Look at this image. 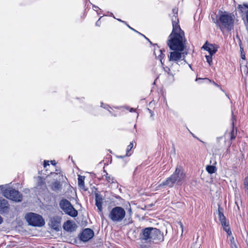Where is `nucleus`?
<instances>
[{
	"mask_svg": "<svg viewBox=\"0 0 248 248\" xmlns=\"http://www.w3.org/2000/svg\"><path fill=\"white\" fill-rule=\"evenodd\" d=\"M177 11L176 8L172 9L173 15L171 17V21L173 29L169 36L168 45L171 50L183 51L185 48V33L179 25Z\"/></svg>",
	"mask_w": 248,
	"mask_h": 248,
	"instance_id": "f257e3e1",
	"label": "nucleus"
},
{
	"mask_svg": "<svg viewBox=\"0 0 248 248\" xmlns=\"http://www.w3.org/2000/svg\"><path fill=\"white\" fill-rule=\"evenodd\" d=\"M186 181V174L183 167L177 165L174 172L166 180L162 182L158 186L157 188L160 189L163 186L172 187L175 184L181 186Z\"/></svg>",
	"mask_w": 248,
	"mask_h": 248,
	"instance_id": "f03ea898",
	"label": "nucleus"
},
{
	"mask_svg": "<svg viewBox=\"0 0 248 248\" xmlns=\"http://www.w3.org/2000/svg\"><path fill=\"white\" fill-rule=\"evenodd\" d=\"M211 18L222 31L224 30L231 31L233 28L234 16L232 14L219 11L218 17L216 20L214 19L213 15L211 16Z\"/></svg>",
	"mask_w": 248,
	"mask_h": 248,
	"instance_id": "7ed1b4c3",
	"label": "nucleus"
},
{
	"mask_svg": "<svg viewBox=\"0 0 248 248\" xmlns=\"http://www.w3.org/2000/svg\"><path fill=\"white\" fill-rule=\"evenodd\" d=\"M160 234L159 230L155 228L149 227L143 230L141 238L142 239L150 241L155 239Z\"/></svg>",
	"mask_w": 248,
	"mask_h": 248,
	"instance_id": "20e7f679",
	"label": "nucleus"
},
{
	"mask_svg": "<svg viewBox=\"0 0 248 248\" xmlns=\"http://www.w3.org/2000/svg\"><path fill=\"white\" fill-rule=\"evenodd\" d=\"M60 206L61 209L67 215L71 217H76L78 211L73 207L70 202L66 199L62 200Z\"/></svg>",
	"mask_w": 248,
	"mask_h": 248,
	"instance_id": "39448f33",
	"label": "nucleus"
},
{
	"mask_svg": "<svg viewBox=\"0 0 248 248\" xmlns=\"http://www.w3.org/2000/svg\"><path fill=\"white\" fill-rule=\"evenodd\" d=\"M3 195L6 198L15 202H20L22 200V194L15 189L8 188L5 189L3 191Z\"/></svg>",
	"mask_w": 248,
	"mask_h": 248,
	"instance_id": "423d86ee",
	"label": "nucleus"
},
{
	"mask_svg": "<svg viewBox=\"0 0 248 248\" xmlns=\"http://www.w3.org/2000/svg\"><path fill=\"white\" fill-rule=\"evenodd\" d=\"M182 51L174 50L173 52H170V56H169V61L175 62V65L177 66L179 65L178 63V62L181 59L185 62H186L185 57L186 55H187V53H185L182 52Z\"/></svg>",
	"mask_w": 248,
	"mask_h": 248,
	"instance_id": "0eeeda50",
	"label": "nucleus"
},
{
	"mask_svg": "<svg viewBox=\"0 0 248 248\" xmlns=\"http://www.w3.org/2000/svg\"><path fill=\"white\" fill-rule=\"evenodd\" d=\"M29 225L34 227H42L45 224L43 218H25Z\"/></svg>",
	"mask_w": 248,
	"mask_h": 248,
	"instance_id": "6e6552de",
	"label": "nucleus"
},
{
	"mask_svg": "<svg viewBox=\"0 0 248 248\" xmlns=\"http://www.w3.org/2000/svg\"><path fill=\"white\" fill-rule=\"evenodd\" d=\"M125 215V211L124 209L119 206L113 208L110 213L111 217H124Z\"/></svg>",
	"mask_w": 248,
	"mask_h": 248,
	"instance_id": "1a4fd4ad",
	"label": "nucleus"
},
{
	"mask_svg": "<svg viewBox=\"0 0 248 248\" xmlns=\"http://www.w3.org/2000/svg\"><path fill=\"white\" fill-rule=\"evenodd\" d=\"M94 235V232L90 229H86L83 231L80 235V239L84 242H87L91 239Z\"/></svg>",
	"mask_w": 248,
	"mask_h": 248,
	"instance_id": "9d476101",
	"label": "nucleus"
},
{
	"mask_svg": "<svg viewBox=\"0 0 248 248\" xmlns=\"http://www.w3.org/2000/svg\"><path fill=\"white\" fill-rule=\"evenodd\" d=\"M202 48L208 51L211 55H213L217 50L218 46L215 44H208L206 42L202 47Z\"/></svg>",
	"mask_w": 248,
	"mask_h": 248,
	"instance_id": "9b49d317",
	"label": "nucleus"
},
{
	"mask_svg": "<svg viewBox=\"0 0 248 248\" xmlns=\"http://www.w3.org/2000/svg\"><path fill=\"white\" fill-rule=\"evenodd\" d=\"M63 228L67 232H73L76 231L77 225L74 220H68L64 223Z\"/></svg>",
	"mask_w": 248,
	"mask_h": 248,
	"instance_id": "f8f14e48",
	"label": "nucleus"
},
{
	"mask_svg": "<svg viewBox=\"0 0 248 248\" xmlns=\"http://www.w3.org/2000/svg\"><path fill=\"white\" fill-rule=\"evenodd\" d=\"M61 218H51L49 225L56 231H59L61 228Z\"/></svg>",
	"mask_w": 248,
	"mask_h": 248,
	"instance_id": "ddd939ff",
	"label": "nucleus"
},
{
	"mask_svg": "<svg viewBox=\"0 0 248 248\" xmlns=\"http://www.w3.org/2000/svg\"><path fill=\"white\" fill-rule=\"evenodd\" d=\"M220 221L224 230L227 232L229 236H232V232L230 230L229 221L226 218H220Z\"/></svg>",
	"mask_w": 248,
	"mask_h": 248,
	"instance_id": "4468645a",
	"label": "nucleus"
},
{
	"mask_svg": "<svg viewBox=\"0 0 248 248\" xmlns=\"http://www.w3.org/2000/svg\"><path fill=\"white\" fill-rule=\"evenodd\" d=\"M9 209V205L6 200L0 197V212H7Z\"/></svg>",
	"mask_w": 248,
	"mask_h": 248,
	"instance_id": "2eb2a0df",
	"label": "nucleus"
},
{
	"mask_svg": "<svg viewBox=\"0 0 248 248\" xmlns=\"http://www.w3.org/2000/svg\"><path fill=\"white\" fill-rule=\"evenodd\" d=\"M154 53L155 57L158 59L162 64H163L162 60L165 56V54L163 52V50L159 49L158 46L155 47L154 48Z\"/></svg>",
	"mask_w": 248,
	"mask_h": 248,
	"instance_id": "dca6fc26",
	"label": "nucleus"
},
{
	"mask_svg": "<svg viewBox=\"0 0 248 248\" xmlns=\"http://www.w3.org/2000/svg\"><path fill=\"white\" fill-rule=\"evenodd\" d=\"M102 198L100 195L95 194V205L99 211L102 209Z\"/></svg>",
	"mask_w": 248,
	"mask_h": 248,
	"instance_id": "f3484780",
	"label": "nucleus"
},
{
	"mask_svg": "<svg viewBox=\"0 0 248 248\" xmlns=\"http://www.w3.org/2000/svg\"><path fill=\"white\" fill-rule=\"evenodd\" d=\"M104 171L105 174L102 175L103 179L105 180L108 183L110 184L116 182L115 179L111 175H109L105 170Z\"/></svg>",
	"mask_w": 248,
	"mask_h": 248,
	"instance_id": "a211bd4d",
	"label": "nucleus"
},
{
	"mask_svg": "<svg viewBox=\"0 0 248 248\" xmlns=\"http://www.w3.org/2000/svg\"><path fill=\"white\" fill-rule=\"evenodd\" d=\"M85 176L79 175L78 177V185L80 188L84 189V188Z\"/></svg>",
	"mask_w": 248,
	"mask_h": 248,
	"instance_id": "6ab92c4d",
	"label": "nucleus"
},
{
	"mask_svg": "<svg viewBox=\"0 0 248 248\" xmlns=\"http://www.w3.org/2000/svg\"><path fill=\"white\" fill-rule=\"evenodd\" d=\"M62 188V185L58 181L55 182L52 185V189L54 191H59Z\"/></svg>",
	"mask_w": 248,
	"mask_h": 248,
	"instance_id": "aec40b11",
	"label": "nucleus"
},
{
	"mask_svg": "<svg viewBox=\"0 0 248 248\" xmlns=\"http://www.w3.org/2000/svg\"><path fill=\"white\" fill-rule=\"evenodd\" d=\"M231 140H233L235 139L237 135V130L234 129V127H232L231 131L228 133Z\"/></svg>",
	"mask_w": 248,
	"mask_h": 248,
	"instance_id": "412c9836",
	"label": "nucleus"
},
{
	"mask_svg": "<svg viewBox=\"0 0 248 248\" xmlns=\"http://www.w3.org/2000/svg\"><path fill=\"white\" fill-rule=\"evenodd\" d=\"M206 170L209 173L212 174L216 171L217 168L215 166L208 165L206 167Z\"/></svg>",
	"mask_w": 248,
	"mask_h": 248,
	"instance_id": "4be33fe9",
	"label": "nucleus"
},
{
	"mask_svg": "<svg viewBox=\"0 0 248 248\" xmlns=\"http://www.w3.org/2000/svg\"><path fill=\"white\" fill-rule=\"evenodd\" d=\"M229 237V240L230 241L231 244V248H238L237 245L232 235Z\"/></svg>",
	"mask_w": 248,
	"mask_h": 248,
	"instance_id": "5701e85b",
	"label": "nucleus"
},
{
	"mask_svg": "<svg viewBox=\"0 0 248 248\" xmlns=\"http://www.w3.org/2000/svg\"><path fill=\"white\" fill-rule=\"evenodd\" d=\"M133 142H131L130 143L129 145L127 146L125 156H129L131 155L132 153L131 152V150L133 148Z\"/></svg>",
	"mask_w": 248,
	"mask_h": 248,
	"instance_id": "b1692460",
	"label": "nucleus"
},
{
	"mask_svg": "<svg viewBox=\"0 0 248 248\" xmlns=\"http://www.w3.org/2000/svg\"><path fill=\"white\" fill-rule=\"evenodd\" d=\"M217 214L218 217H225L223 214V208L218 204Z\"/></svg>",
	"mask_w": 248,
	"mask_h": 248,
	"instance_id": "393cba45",
	"label": "nucleus"
},
{
	"mask_svg": "<svg viewBox=\"0 0 248 248\" xmlns=\"http://www.w3.org/2000/svg\"><path fill=\"white\" fill-rule=\"evenodd\" d=\"M25 217H42V216L36 213L29 212L25 215Z\"/></svg>",
	"mask_w": 248,
	"mask_h": 248,
	"instance_id": "a878e982",
	"label": "nucleus"
},
{
	"mask_svg": "<svg viewBox=\"0 0 248 248\" xmlns=\"http://www.w3.org/2000/svg\"><path fill=\"white\" fill-rule=\"evenodd\" d=\"M212 56L213 55H211L205 56L206 61L209 65H211L212 64Z\"/></svg>",
	"mask_w": 248,
	"mask_h": 248,
	"instance_id": "bb28decb",
	"label": "nucleus"
},
{
	"mask_svg": "<svg viewBox=\"0 0 248 248\" xmlns=\"http://www.w3.org/2000/svg\"><path fill=\"white\" fill-rule=\"evenodd\" d=\"M164 71L167 73V74L170 76H171V77H173V74L171 72V70L170 69V68L168 67H164Z\"/></svg>",
	"mask_w": 248,
	"mask_h": 248,
	"instance_id": "cd10ccee",
	"label": "nucleus"
},
{
	"mask_svg": "<svg viewBox=\"0 0 248 248\" xmlns=\"http://www.w3.org/2000/svg\"><path fill=\"white\" fill-rule=\"evenodd\" d=\"M232 127H234V123L236 121V118L235 116L233 115V113L232 112Z\"/></svg>",
	"mask_w": 248,
	"mask_h": 248,
	"instance_id": "c85d7f7f",
	"label": "nucleus"
},
{
	"mask_svg": "<svg viewBox=\"0 0 248 248\" xmlns=\"http://www.w3.org/2000/svg\"><path fill=\"white\" fill-rule=\"evenodd\" d=\"M113 222H121L123 218H110Z\"/></svg>",
	"mask_w": 248,
	"mask_h": 248,
	"instance_id": "c756f323",
	"label": "nucleus"
},
{
	"mask_svg": "<svg viewBox=\"0 0 248 248\" xmlns=\"http://www.w3.org/2000/svg\"><path fill=\"white\" fill-rule=\"evenodd\" d=\"M200 248V244H198L197 243H195L193 246L191 247V248Z\"/></svg>",
	"mask_w": 248,
	"mask_h": 248,
	"instance_id": "7c9ffc66",
	"label": "nucleus"
},
{
	"mask_svg": "<svg viewBox=\"0 0 248 248\" xmlns=\"http://www.w3.org/2000/svg\"><path fill=\"white\" fill-rule=\"evenodd\" d=\"M48 162H49L48 161H46V160L44 161V168H46V167L47 166L49 165Z\"/></svg>",
	"mask_w": 248,
	"mask_h": 248,
	"instance_id": "2f4dec72",
	"label": "nucleus"
},
{
	"mask_svg": "<svg viewBox=\"0 0 248 248\" xmlns=\"http://www.w3.org/2000/svg\"><path fill=\"white\" fill-rule=\"evenodd\" d=\"M241 58L243 59V60H244V61L245 60V58H246L245 55L241 54Z\"/></svg>",
	"mask_w": 248,
	"mask_h": 248,
	"instance_id": "473e14b6",
	"label": "nucleus"
},
{
	"mask_svg": "<svg viewBox=\"0 0 248 248\" xmlns=\"http://www.w3.org/2000/svg\"><path fill=\"white\" fill-rule=\"evenodd\" d=\"M100 19L96 22V25L97 26H100V22L99 21Z\"/></svg>",
	"mask_w": 248,
	"mask_h": 248,
	"instance_id": "72a5a7b5",
	"label": "nucleus"
},
{
	"mask_svg": "<svg viewBox=\"0 0 248 248\" xmlns=\"http://www.w3.org/2000/svg\"><path fill=\"white\" fill-rule=\"evenodd\" d=\"M51 164H52V165H56V162H55V160H52V161H51Z\"/></svg>",
	"mask_w": 248,
	"mask_h": 248,
	"instance_id": "f704fd0d",
	"label": "nucleus"
},
{
	"mask_svg": "<svg viewBox=\"0 0 248 248\" xmlns=\"http://www.w3.org/2000/svg\"><path fill=\"white\" fill-rule=\"evenodd\" d=\"M179 224H180V227H181V229H182V231H183V224H182V223H181V222L179 223Z\"/></svg>",
	"mask_w": 248,
	"mask_h": 248,
	"instance_id": "c9c22d12",
	"label": "nucleus"
},
{
	"mask_svg": "<svg viewBox=\"0 0 248 248\" xmlns=\"http://www.w3.org/2000/svg\"><path fill=\"white\" fill-rule=\"evenodd\" d=\"M117 20H118V21H120V22H123V23H125V21H123V20H121V19H117Z\"/></svg>",
	"mask_w": 248,
	"mask_h": 248,
	"instance_id": "e433bc0d",
	"label": "nucleus"
},
{
	"mask_svg": "<svg viewBox=\"0 0 248 248\" xmlns=\"http://www.w3.org/2000/svg\"><path fill=\"white\" fill-rule=\"evenodd\" d=\"M117 20H118V21H120V22H123V23H125V21H123V20H121V19H117Z\"/></svg>",
	"mask_w": 248,
	"mask_h": 248,
	"instance_id": "4c0bfd02",
	"label": "nucleus"
},
{
	"mask_svg": "<svg viewBox=\"0 0 248 248\" xmlns=\"http://www.w3.org/2000/svg\"><path fill=\"white\" fill-rule=\"evenodd\" d=\"M244 68L245 69V70H246L247 71V72H248V69L246 66H244Z\"/></svg>",
	"mask_w": 248,
	"mask_h": 248,
	"instance_id": "58836bf2",
	"label": "nucleus"
},
{
	"mask_svg": "<svg viewBox=\"0 0 248 248\" xmlns=\"http://www.w3.org/2000/svg\"><path fill=\"white\" fill-rule=\"evenodd\" d=\"M127 25V26H128L130 29H131V30H133V31H136L134 29L132 28L130 26H129V25Z\"/></svg>",
	"mask_w": 248,
	"mask_h": 248,
	"instance_id": "ea45409f",
	"label": "nucleus"
},
{
	"mask_svg": "<svg viewBox=\"0 0 248 248\" xmlns=\"http://www.w3.org/2000/svg\"><path fill=\"white\" fill-rule=\"evenodd\" d=\"M127 25V26H128L130 29H131V30H133V31H136L134 29L132 28L130 26H129V25Z\"/></svg>",
	"mask_w": 248,
	"mask_h": 248,
	"instance_id": "a19ab883",
	"label": "nucleus"
},
{
	"mask_svg": "<svg viewBox=\"0 0 248 248\" xmlns=\"http://www.w3.org/2000/svg\"><path fill=\"white\" fill-rule=\"evenodd\" d=\"M127 25V26H128L130 29H131V30H133V31H136L134 29L132 28L130 26H129V25Z\"/></svg>",
	"mask_w": 248,
	"mask_h": 248,
	"instance_id": "79ce46f5",
	"label": "nucleus"
},
{
	"mask_svg": "<svg viewBox=\"0 0 248 248\" xmlns=\"http://www.w3.org/2000/svg\"><path fill=\"white\" fill-rule=\"evenodd\" d=\"M127 25V26H128L130 29H131V30H133V31H136L134 29L132 28L130 26H129V25Z\"/></svg>",
	"mask_w": 248,
	"mask_h": 248,
	"instance_id": "37998d69",
	"label": "nucleus"
},
{
	"mask_svg": "<svg viewBox=\"0 0 248 248\" xmlns=\"http://www.w3.org/2000/svg\"><path fill=\"white\" fill-rule=\"evenodd\" d=\"M135 111V109L133 108H131L130 110V112H132V111Z\"/></svg>",
	"mask_w": 248,
	"mask_h": 248,
	"instance_id": "c03bdc74",
	"label": "nucleus"
},
{
	"mask_svg": "<svg viewBox=\"0 0 248 248\" xmlns=\"http://www.w3.org/2000/svg\"><path fill=\"white\" fill-rule=\"evenodd\" d=\"M2 218H0V224H1L2 222Z\"/></svg>",
	"mask_w": 248,
	"mask_h": 248,
	"instance_id": "a18cd8bd",
	"label": "nucleus"
},
{
	"mask_svg": "<svg viewBox=\"0 0 248 248\" xmlns=\"http://www.w3.org/2000/svg\"><path fill=\"white\" fill-rule=\"evenodd\" d=\"M243 6H245V7H247V8H248V6L247 4H243Z\"/></svg>",
	"mask_w": 248,
	"mask_h": 248,
	"instance_id": "49530a36",
	"label": "nucleus"
},
{
	"mask_svg": "<svg viewBox=\"0 0 248 248\" xmlns=\"http://www.w3.org/2000/svg\"><path fill=\"white\" fill-rule=\"evenodd\" d=\"M117 157L122 158L123 157V156H118Z\"/></svg>",
	"mask_w": 248,
	"mask_h": 248,
	"instance_id": "de8ad7c7",
	"label": "nucleus"
},
{
	"mask_svg": "<svg viewBox=\"0 0 248 248\" xmlns=\"http://www.w3.org/2000/svg\"><path fill=\"white\" fill-rule=\"evenodd\" d=\"M110 14H111V16H112L113 17H114V15H113V14L112 13H110Z\"/></svg>",
	"mask_w": 248,
	"mask_h": 248,
	"instance_id": "09e8293b",
	"label": "nucleus"
},
{
	"mask_svg": "<svg viewBox=\"0 0 248 248\" xmlns=\"http://www.w3.org/2000/svg\"><path fill=\"white\" fill-rule=\"evenodd\" d=\"M129 212H131V208H129Z\"/></svg>",
	"mask_w": 248,
	"mask_h": 248,
	"instance_id": "8fccbe9b",
	"label": "nucleus"
},
{
	"mask_svg": "<svg viewBox=\"0 0 248 248\" xmlns=\"http://www.w3.org/2000/svg\"><path fill=\"white\" fill-rule=\"evenodd\" d=\"M104 108L108 109V107H107V108H106V107H104Z\"/></svg>",
	"mask_w": 248,
	"mask_h": 248,
	"instance_id": "3c124183",
	"label": "nucleus"
},
{
	"mask_svg": "<svg viewBox=\"0 0 248 248\" xmlns=\"http://www.w3.org/2000/svg\"><path fill=\"white\" fill-rule=\"evenodd\" d=\"M240 7H242V6H241V5H239V8H240Z\"/></svg>",
	"mask_w": 248,
	"mask_h": 248,
	"instance_id": "603ef678",
	"label": "nucleus"
},
{
	"mask_svg": "<svg viewBox=\"0 0 248 248\" xmlns=\"http://www.w3.org/2000/svg\"><path fill=\"white\" fill-rule=\"evenodd\" d=\"M220 139H221V137L217 138V139H218V140Z\"/></svg>",
	"mask_w": 248,
	"mask_h": 248,
	"instance_id": "864d4df0",
	"label": "nucleus"
},
{
	"mask_svg": "<svg viewBox=\"0 0 248 248\" xmlns=\"http://www.w3.org/2000/svg\"><path fill=\"white\" fill-rule=\"evenodd\" d=\"M242 63H243V62H241V64H242Z\"/></svg>",
	"mask_w": 248,
	"mask_h": 248,
	"instance_id": "5fc2aeb1",
	"label": "nucleus"
},
{
	"mask_svg": "<svg viewBox=\"0 0 248 248\" xmlns=\"http://www.w3.org/2000/svg\"><path fill=\"white\" fill-rule=\"evenodd\" d=\"M189 67H190V68H191V65H189Z\"/></svg>",
	"mask_w": 248,
	"mask_h": 248,
	"instance_id": "6e6d98bb",
	"label": "nucleus"
}]
</instances>
